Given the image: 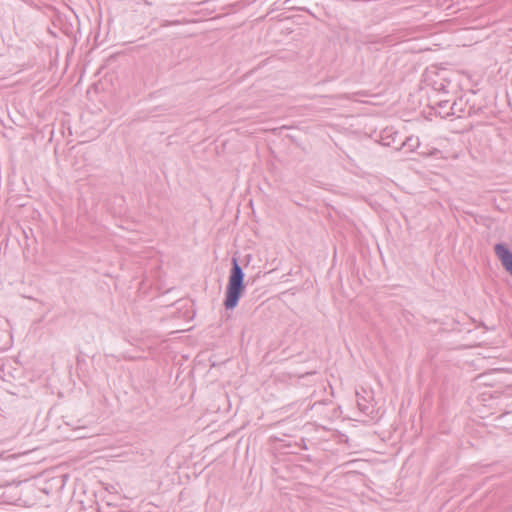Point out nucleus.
Wrapping results in <instances>:
<instances>
[{
  "instance_id": "423d86ee",
  "label": "nucleus",
  "mask_w": 512,
  "mask_h": 512,
  "mask_svg": "<svg viewBox=\"0 0 512 512\" xmlns=\"http://www.w3.org/2000/svg\"><path fill=\"white\" fill-rule=\"evenodd\" d=\"M181 24V22L179 20H175V21H164L163 24L161 25L162 27H167V26H170V25H179Z\"/></svg>"
},
{
  "instance_id": "1a4fd4ad",
  "label": "nucleus",
  "mask_w": 512,
  "mask_h": 512,
  "mask_svg": "<svg viewBox=\"0 0 512 512\" xmlns=\"http://www.w3.org/2000/svg\"><path fill=\"white\" fill-rule=\"evenodd\" d=\"M347 420H355V421H358V419L356 418H352V417H349V418H346Z\"/></svg>"
},
{
  "instance_id": "20e7f679",
  "label": "nucleus",
  "mask_w": 512,
  "mask_h": 512,
  "mask_svg": "<svg viewBox=\"0 0 512 512\" xmlns=\"http://www.w3.org/2000/svg\"><path fill=\"white\" fill-rule=\"evenodd\" d=\"M357 405L359 407V410L361 413H364V414H370L371 411L369 410V405L367 403V401L364 400V402H361L359 399L357 400Z\"/></svg>"
},
{
  "instance_id": "39448f33",
  "label": "nucleus",
  "mask_w": 512,
  "mask_h": 512,
  "mask_svg": "<svg viewBox=\"0 0 512 512\" xmlns=\"http://www.w3.org/2000/svg\"><path fill=\"white\" fill-rule=\"evenodd\" d=\"M336 438L338 439V442L340 443H347L348 442V436L346 434H343L339 431H336Z\"/></svg>"
},
{
  "instance_id": "f257e3e1",
  "label": "nucleus",
  "mask_w": 512,
  "mask_h": 512,
  "mask_svg": "<svg viewBox=\"0 0 512 512\" xmlns=\"http://www.w3.org/2000/svg\"><path fill=\"white\" fill-rule=\"evenodd\" d=\"M42 424L49 422L43 430L49 427L58 430L57 436L67 440L89 438L101 433V427L89 418H41Z\"/></svg>"
},
{
  "instance_id": "6e6552de",
  "label": "nucleus",
  "mask_w": 512,
  "mask_h": 512,
  "mask_svg": "<svg viewBox=\"0 0 512 512\" xmlns=\"http://www.w3.org/2000/svg\"><path fill=\"white\" fill-rule=\"evenodd\" d=\"M457 105H458V103H457V102H455V103L453 104V106H452V110H453V112H452V113H453V114H455V113H456L455 109H456V106H457Z\"/></svg>"
},
{
  "instance_id": "f03ea898",
  "label": "nucleus",
  "mask_w": 512,
  "mask_h": 512,
  "mask_svg": "<svg viewBox=\"0 0 512 512\" xmlns=\"http://www.w3.org/2000/svg\"><path fill=\"white\" fill-rule=\"evenodd\" d=\"M244 277L237 259L233 258L224 300V307L227 310H233L238 305L245 290Z\"/></svg>"
},
{
  "instance_id": "7ed1b4c3",
  "label": "nucleus",
  "mask_w": 512,
  "mask_h": 512,
  "mask_svg": "<svg viewBox=\"0 0 512 512\" xmlns=\"http://www.w3.org/2000/svg\"><path fill=\"white\" fill-rule=\"evenodd\" d=\"M494 251L502 266L512 275V252L503 243L496 244Z\"/></svg>"
},
{
  "instance_id": "0eeeda50",
  "label": "nucleus",
  "mask_w": 512,
  "mask_h": 512,
  "mask_svg": "<svg viewBox=\"0 0 512 512\" xmlns=\"http://www.w3.org/2000/svg\"><path fill=\"white\" fill-rule=\"evenodd\" d=\"M31 433V431H27L23 428L19 429V431L17 432V434H24L25 436L29 435Z\"/></svg>"
}]
</instances>
